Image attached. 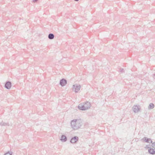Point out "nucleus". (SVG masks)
<instances>
[{
  "label": "nucleus",
  "mask_w": 155,
  "mask_h": 155,
  "mask_svg": "<svg viewBox=\"0 0 155 155\" xmlns=\"http://www.w3.org/2000/svg\"><path fill=\"white\" fill-rule=\"evenodd\" d=\"M60 140L62 142H65L67 140V137L65 135H63L61 137Z\"/></svg>",
  "instance_id": "1a4fd4ad"
},
{
  "label": "nucleus",
  "mask_w": 155,
  "mask_h": 155,
  "mask_svg": "<svg viewBox=\"0 0 155 155\" xmlns=\"http://www.w3.org/2000/svg\"><path fill=\"white\" fill-rule=\"evenodd\" d=\"M124 69L123 68L122 69H121L120 70V72L122 73L123 72H124Z\"/></svg>",
  "instance_id": "dca6fc26"
},
{
  "label": "nucleus",
  "mask_w": 155,
  "mask_h": 155,
  "mask_svg": "<svg viewBox=\"0 0 155 155\" xmlns=\"http://www.w3.org/2000/svg\"><path fill=\"white\" fill-rule=\"evenodd\" d=\"M154 105L153 103H150L149 104L148 106V109H151L153 108L154 107Z\"/></svg>",
  "instance_id": "ddd939ff"
},
{
  "label": "nucleus",
  "mask_w": 155,
  "mask_h": 155,
  "mask_svg": "<svg viewBox=\"0 0 155 155\" xmlns=\"http://www.w3.org/2000/svg\"><path fill=\"white\" fill-rule=\"evenodd\" d=\"M148 152L150 154H155V149L153 148H150L148 150Z\"/></svg>",
  "instance_id": "9d476101"
},
{
  "label": "nucleus",
  "mask_w": 155,
  "mask_h": 155,
  "mask_svg": "<svg viewBox=\"0 0 155 155\" xmlns=\"http://www.w3.org/2000/svg\"><path fill=\"white\" fill-rule=\"evenodd\" d=\"M11 82L8 81L6 82L5 84V87L7 89H10L11 87Z\"/></svg>",
  "instance_id": "0eeeda50"
},
{
  "label": "nucleus",
  "mask_w": 155,
  "mask_h": 155,
  "mask_svg": "<svg viewBox=\"0 0 155 155\" xmlns=\"http://www.w3.org/2000/svg\"><path fill=\"white\" fill-rule=\"evenodd\" d=\"M154 78H155V74L154 75V77H153Z\"/></svg>",
  "instance_id": "a211bd4d"
},
{
  "label": "nucleus",
  "mask_w": 155,
  "mask_h": 155,
  "mask_svg": "<svg viewBox=\"0 0 155 155\" xmlns=\"http://www.w3.org/2000/svg\"><path fill=\"white\" fill-rule=\"evenodd\" d=\"M0 125L2 126H5L8 125L9 126L10 125V124L8 123H6L4 122H2L0 123Z\"/></svg>",
  "instance_id": "f8f14e48"
},
{
  "label": "nucleus",
  "mask_w": 155,
  "mask_h": 155,
  "mask_svg": "<svg viewBox=\"0 0 155 155\" xmlns=\"http://www.w3.org/2000/svg\"><path fill=\"white\" fill-rule=\"evenodd\" d=\"M48 38L50 39H53L54 38V35L52 33H50L48 35Z\"/></svg>",
  "instance_id": "9b49d317"
},
{
  "label": "nucleus",
  "mask_w": 155,
  "mask_h": 155,
  "mask_svg": "<svg viewBox=\"0 0 155 155\" xmlns=\"http://www.w3.org/2000/svg\"><path fill=\"white\" fill-rule=\"evenodd\" d=\"M81 86L80 84H75L73 85V90L75 93L78 92L80 90Z\"/></svg>",
  "instance_id": "7ed1b4c3"
},
{
  "label": "nucleus",
  "mask_w": 155,
  "mask_h": 155,
  "mask_svg": "<svg viewBox=\"0 0 155 155\" xmlns=\"http://www.w3.org/2000/svg\"><path fill=\"white\" fill-rule=\"evenodd\" d=\"M152 146L153 148L155 149V142L152 143Z\"/></svg>",
  "instance_id": "2eb2a0df"
},
{
  "label": "nucleus",
  "mask_w": 155,
  "mask_h": 155,
  "mask_svg": "<svg viewBox=\"0 0 155 155\" xmlns=\"http://www.w3.org/2000/svg\"><path fill=\"white\" fill-rule=\"evenodd\" d=\"M147 147L148 148H149V147Z\"/></svg>",
  "instance_id": "aec40b11"
},
{
  "label": "nucleus",
  "mask_w": 155,
  "mask_h": 155,
  "mask_svg": "<svg viewBox=\"0 0 155 155\" xmlns=\"http://www.w3.org/2000/svg\"><path fill=\"white\" fill-rule=\"evenodd\" d=\"M38 1V0H33V2H37Z\"/></svg>",
  "instance_id": "f3484780"
},
{
  "label": "nucleus",
  "mask_w": 155,
  "mask_h": 155,
  "mask_svg": "<svg viewBox=\"0 0 155 155\" xmlns=\"http://www.w3.org/2000/svg\"><path fill=\"white\" fill-rule=\"evenodd\" d=\"M147 147L148 148H149V147Z\"/></svg>",
  "instance_id": "6ab92c4d"
},
{
  "label": "nucleus",
  "mask_w": 155,
  "mask_h": 155,
  "mask_svg": "<svg viewBox=\"0 0 155 155\" xmlns=\"http://www.w3.org/2000/svg\"><path fill=\"white\" fill-rule=\"evenodd\" d=\"M82 124L81 120L80 119H74L72 120L71 123V127L76 130L80 128Z\"/></svg>",
  "instance_id": "f257e3e1"
},
{
  "label": "nucleus",
  "mask_w": 155,
  "mask_h": 155,
  "mask_svg": "<svg viewBox=\"0 0 155 155\" xmlns=\"http://www.w3.org/2000/svg\"><path fill=\"white\" fill-rule=\"evenodd\" d=\"M141 141H145L146 142L149 143H152V141L150 138H148L146 137H144L141 139Z\"/></svg>",
  "instance_id": "39448f33"
},
{
  "label": "nucleus",
  "mask_w": 155,
  "mask_h": 155,
  "mask_svg": "<svg viewBox=\"0 0 155 155\" xmlns=\"http://www.w3.org/2000/svg\"><path fill=\"white\" fill-rule=\"evenodd\" d=\"M78 139L79 138L78 137L74 136L71 138L70 142L72 143H76L78 141Z\"/></svg>",
  "instance_id": "20e7f679"
},
{
  "label": "nucleus",
  "mask_w": 155,
  "mask_h": 155,
  "mask_svg": "<svg viewBox=\"0 0 155 155\" xmlns=\"http://www.w3.org/2000/svg\"><path fill=\"white\" fill-rule=\"evenodd\" d=\"M133 110L134 112H137L140 110V107L137 105L134 106L133 107Z\"/></svg>",
  "instance_id": "6e6552de"
},
{
  "label": "nucleus",
  "mask_w": 155,
  "mask_h": 155,
  "mask_svg": "<svg viewBox=\"0 0 155 155\" xmlns=\"http://www.w3.org/2000/svg\"><path fill=\"white\" fill-rule=\"evenodd\" d=\"M91 107L90 103L88 101H87L84 104H79L78 107L80 110H85L89 109Z\"/></svg>",
  "instance_id": "f03ea898"
},
{
  "label": "nucleus",
  "mask_w": 155,
  "mask_h": 155,
  "mask_svg": "<svg viewBox=\"0 0 155 155\" xmlns=\"http://www.w3.org/2000/svg\"><path fill=\"white\" fill-rule=\"evenodd\" d=\"M67 81L64 79H62L60 80V84L62 87L64 86L67 84Z\"/></svg>",
  "instance_id": "423d86ee"
},
{
  "label": "nucleus",
  "mask_w": 155,
  "mask_h": 155,
  "mask_svg": "<svg viewBox=\"0 0 155 155\" xmlns=\"http://www.w3.org/2000/svg\"><path fill=\"white\" fill-rule=\"evenodd\" d=\"M12 152H8L5 154L4 155H12Z\"/></svg>",
  "instance_id": "4468645a"
}]
</instances>
